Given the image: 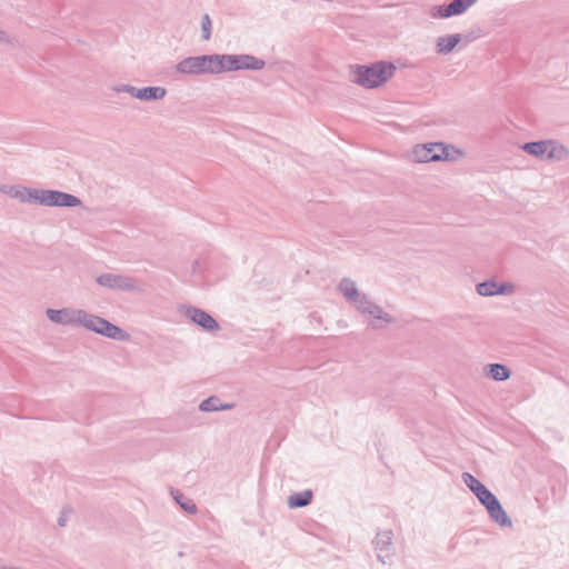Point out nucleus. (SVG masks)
<instances>
[{"mask_svg":"<svg viewBox=\"0 0 569 569\" xmlns=\"http://www.w3.org/2000/svg\"><path fill=\"white\" fill-rule=\"evenodd\" d=\"M338 290L357 311L371 317L369 321L371 328L381 329L386 323H392L395 321L393 317L371 301L366 293L360 292L356 282L350 278H342L338 284Z\"/></svg>","mask_w":569,"mask_h":569,"instance_id":"nucleus-1","label":"nucleus"},{"mask_svg":"<svg viewBox=\"0 0 569 569\" xmlns=\"http://www.w3.org/2000/svg\"><path fill=\"white\" fill-rule=\"evenodd\" d=\"M395 71L392 63L383 61L371 66H357L353 70V82L365 88H377L387 82Z\"/></svg>","mask_w":569,"mask_h":569,"instance_id":"nucleus-2","label":"nucleus"},{"mask_svg":"<svg viewBox=\"0 0 569 569\" xmlns=\"http://www.w3.org/2000/svg\"><path fill=\"white\" fill-rule=\"evenodd\" d=\"M461 151L443 142H429L417 144L409 153L413 162L452 161L460 156Z\"/></svg>","mask_w":569,"mask_h":569,"instance_id":"nucleus-3","label":"nucleus"},{"mask_svg":"<svg viewBox=\"0 0 569 569\" xmlns=\"http://www.w3.org/2000/svg\"><path fill=\"white\" fill-rule=\"evenodd\" d=\"M78 327H83L88 330L94 331L96 333L120 341L129 338V335L118 326L82 309L79 316Z\"/></svg>","mask_w":569,"mask_h":569,"instance_id":"nucleus-4","label":"nucleus"},{"mask_svg":"<svg viewBox=\"0 0 569 569\" xmlns=\"http://www.w3.org/2000/svg\"><path fill=\"white\" fill-rule=\"evenodd\" d=\"M176 69L179 73L200 76L218 74V54H203L182 59Z\"/></svg>","mask_w":569,"mask_h":569,"instance_id":"nucleus-5","label":"nucleus"},{"mask_svg":"<svg viewBox=\"0 0 569 569\" xmlns=\"http://www.w3.org/2000/svg\"><path fill=\"white\" fill-rule=\"evenodd\" d=\"M264 60L250 54H218L219 73L237 70H261Z\"/></svg>","mask_w":569,"mask_h":569,"instance_id":"nucleus-6","label":"nucleus"},{"mask_svg":"<svg viewBox=\"0 0 569 569\" xmlns=\"http://www.w3.org/2000/svg\"><path fill=\"white\" fill-rule=\"evenodd\" d=\"M536 158L551 162L565 161L569 158V149L557 140L536 141Z\"/></svg>","mask_w":569,"mask_h":569,"instance_id":"nucleus-7","label":"nucleus"},{"mask_svg":"<svg viewBox=\"0 0 569 569\" xmlns=\"http://www.w3.org/2000/svg\"><path fill=\"white\" fill-rule=\"evenodd\" d=\"M478 500L481 505H483L490 516V518L501 527L510 528L512 526V521L507 512L503 510L501 503L497 499V497L487 489L479 496Z\"/></svg>","mask_w":569,"mask_h":569,"instance_id":"nucleus-8","label":"nucleus"},{"mask_svg":"<svg viewBox=\"0 0 569 569\" xmlns=\"http://www.w3.org/2000/svg\"><path fill=\"white\" fill-rule=\"evenodd\" d=\"M96 282L111 290L137 291L140 289L134 278L119 273H102L96 278Z\"/></svg>","mask_w":569,"mask_h":569,"instance_id":"nucleus-9","label":"nucleus"},{"mask_svg":"<svg viewBox=\"0 0 569 569\" xmlns=\"http://www.w3.org/2000/svg\"><path fill=\"white\" fill-rule=\"evenodd\" d=\"M477 0H452L448 6H435L431 8L430 14L432 18H449L452 16L462 14L470 8Z\"/></svg>","mask_w":569,"mask_h":569,"instance_id":"nucleus-10","label":"nucleus"},{"mask_svg":"<svg viewBox=\"0 0 569 569\" xmlns=\"http://www.w3.org/2000/svg\"><path fill=\"white\" fill-rule=\"evenodd\" d=\"M186 317L200 326L203 330L212 332L220 329L219 323L206 311L196 307L186 308Z\"/></svg>","mask_w":569,"mask_h":569,"instance_id":"nucleus-11","label":"nucleus"},{"mask_svg":"<svg viewBox=\"0 0 569 569\" xmlns=\"http://www.w3.org/2000/svg\"><path fill=\"white\" fill-rule=\"evenodd\" d=\"M80 312L81 309L63 308L59 310L47 309L46 315L48 319L54 323L62 326H78Z\"/></svg>","mask_w":569,"mask_h":569,"instance_id":"nucleus-12","label":"nucleus"},{"mask_svg":"<svg viewBox=\"0 0 569 569\" xmlns=\"http://www.w3.org/2000/svg\"><path fill=\"white\" fill-rule=\"evenodd\" d=\"M81 204V200L70 193L58 190H46V207H77Z\"/></svg>","mask_w":569,"mask_h":569,"instance_id":"nucleus-13","label":"nucleus"},{"mask_svg":"<svg viewBox=\"0 0 569 569\" xmlns=\"http://www.w3.org/2000/svg\"><path fill=\"white\" fill-rule=\"evenodd\" d=\"M477 293L483 297H492L496 295L511 293L513 291V284L511 283H498L493 279L480 282L476 287Z\"/></svg>","mask_w":569,"mask_h":569,"instance_id":"nucleus-14","label":"nucleus"},{"mask_svg":"<svg viewBox=\"0 0 569 569\" xmlns=\"http://www.w3.org/2000/svg\"><path fill=\"white\" fill-rule=\"evenodd\" d=\"M393 532L391 530L379 531L373 540L376 550H378V558L385 562V557L390 555Z\"/></svg>","mask_w":569,"mask_h":569,"instance_id":"nucleus-15","label":"nucleus"},{"mask_svg":"<svg viewBox=\"0 0 569 569\" xmlns=\"http://www.w3.org/2000/svg\"><path fill=\"white\" fill-rule=\"evenodd\" d=\"M460 41L461 34L459 33L439 37L436 43V51L439 54H448L457 47Z\"/></svg>","mask_w":569,"mask_h":569,"instance_id":"nucleus-16","label":"nucleus"},{"mask_svg":"<svg viewBox=\"0 0 569 569\" xmlns=\"http://www.w3.org/2000/svg\"><path fill=\"white\" fill-rule=\"evenodd\" d=\"M485 375L495 381H505L511 377V370L502 363H490L485 367Z\"/></svg>","mask_w":569,"mask_h":569,"instance_id":"nucleus-17","label":"nucleus"},{"mask_svg":"<svg viewBox=\"0 0 569 569\" xmlns=\"http://www.w3.org/2000/svg\"><path fill=\"white\" fill-rule=\"evenodd\" d=\"M167 91L162 87H146L138 89L137 99L151 101V100H160L166 96Z\"/></svg>","mask_w":569,"mask_h":569,"instance_id":"nucleus-18","label":"nucleus"},{"mask_svg":"<svg viewBox=\"0 0 569 569\" xmlns=\"http://www.w3.org/2000/svg\"><path fill=\"white\" fill-rule=\"evenodd\" d=\"M313 493L311 490L296 492L289 496L288 506L290 508H302L312 501Z\"/></svg>","mask_w":569,"mask_h":569,"instance_id":"nucleus-19","label":"nucleus"},{"mask_svg":"<svg viewBox=\"0 0 569 569\" xmlns=\"http://www.w3.org/2000/svg\"><path fill=\"white\" fill-rule=\"evenodd\" d=\"M233 407V405L230 403H221L220 399L218 397H209L204 399L200 406L199 409L201 411H218V410H229Z\"/></svg>","mask_w":569,"mask_h":569,"instance_id":"nucleus-20","label":"nucleus"},{"mask_svg":"<svg viewBox=\"0 0 569 569\" xmlns=\"http://www.w3.org/2000/svg\"><path fill=\"white\" fill-rule=\"evenodd\" d=\"M465 485L475 493L477 498L482 495L488 488L485 487L476 477L469 472L462 473Z\"/></svg>","mask_w":569,"mask_h":569,"instance_id":"nucleus-21","label":"nucleus"},{"mask_svg":"<svg viewBox=\"0 0 569 569\" xmlns=\"http://www.w3.org/2000/svg\"><path fill=\"white\" fill-rule=\"evenodd\" d=\"M176 502L189 515H196L198 509L193 500L187 498L183 493L176 491L172 492Z\"/></svg>","mask_w":569,"mask_h":569,"instance_id":"nucleus-22","label":"nucleus"},{"mask_svg":"<svg viewBox=\"0 0 569 569\" xmlns=\"http://www.w3.org/2000/svg\"><path fill=\"white\" fill-rule=\"evenodd\" d=\"M26 200L30 203H38L44 206L46 190L44 189H30L26 192Z\"/></svg>","mask_w":569,"mask_h":569,"instance_id":"nucleus-23","label":"nucleus"},{"mask_svg":"<svg viewBox=\"0 0 569 569\" xmlns=\"http://www.w3.org/2000/svg\"><path fill=\"white\" fill-rule=\"evenodd\" d=\"M202 39L209 40L211 36V19L209 14H203L201 19Z\"/></svg>","mask_w":569,"mask_h":569,"instance_id":"nucleus-24","label":"nucleus"},{"mask_svg":"<svg viewBox=\"0 0 569 569\" xmlns=\"http://www.w3.org/2000/svg\"><path fill=\"white\" fill-rule=\"evenodd\" d=\"M114 91H117V92H127L130 96L137 98L138 88H136L133 86H130V84H120V86L114 87Z\"/></svg>","mask_w":569,"mask_h":569,"instance_id":"nucleus-25","label":"nucleus"},{"mask_svg":"<svg viewBox=\"0 0 569 569\" xmlns=\"http://www.w3.org/2000/svg\"><path fill=\"white\" fill-rule=\"evenodd\" d=\"M16 42V39L11 37L7 31L0 29V43L2 44H12Z\"/></svg>","mask_w":569,"mask_h":569,"instance_id":"nucleus-26","label":"nucleus"},{"mask_svg":"<svg viewBox=\"0 0 569 569\" xmlns=\"http://www.w3.org/2000/svg\"><path fill=\"white\" fill-rule=\"evenodd\" d=\"M26 192H28V188L16 189L14 191H12L10 193V196L13 197V198L19 199L21 202H27V200H26V196H27Z\"/></svg>","mask_w":569,"mask_h":569,"instance_id":"nucleus-27","label":"nucleus"},{"mask_svg":"<svg viewBox=\"0 0 569 569\" xmlns=\"http://www.w3.org/2000/svg\"><path fill=\"white\" fill-rule=\"evenodd\" d=\"M522 149H523L527 153H529V154L533 156V141L526 142V143L522 146Z\"/></svg>","mask_w":569,"mask_h":569,"instance_id":"nucleus-28","label":"nucleus"},{"mask_svg":"<svg viewBox=\"0 0 569 569\" xmlns=\"http://www.w3.org/2000/svg\"><path fill=\"white\" fill-rule=\"evenodd\" d=\"M66 521H67L66 517L64 516H60L59 519H58V525L60 527H64L66 526Z\"/></svg>","mask_w":569,"mask_h":569,"instance_id":"nucleus-29","label":"nucleus"}]
</instances>
